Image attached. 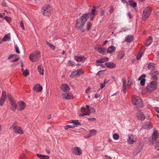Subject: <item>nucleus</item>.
<instances>
[{"instance_id":"nucleus-34","label":"nucleus","mask_w":159,"mask_h":159,"mask_svg":"<svg viewBox=\"0 0 159 159\" xmlns=\"http://www.w3.org/2000/svg\"><path fill=\"white\" fill-rule=\"evenodd\" d=\"M130 6H132L133 7H136L137 6L136 3L133 0H130L129 1Z\"/></svg>"},{"instance_id":"nucleus-47","label":"nucleus","mask_w":159,"mask_h":159,"mask_svg":"<svg viewBox=\"0 0 159 159\" xmlns=\"http://www.w3.org/2000/svg\"><path fill=\"white\" fill-rule=\"evenodd\" d=\"M20 26L22 28L23 30H25V27H24V23H23L22 20H21L20 21Z\"/></svg>"},{"instance_id":"nucleus-31","label":"nucleus","mask_w":159,"mask_h":159,"mask_svg":"<svg viewBox=\"0 0 159 159\" xmlns=\"http://www.w3.org/2000/svg\"><path fill=\"white\" fill-rule=\"evenodd\" d=\"M10 33L6 34L4 36L2 39V40L3 41H6L7 40V39L10 40Z\"/></svg>"},{"instance_id":"nucleus-14","label":"nucleus","mask_w":159,"mask_h":159,"mask_svg":"<svg viewBox=\"0 0 159 159\" xmlns=\"http://www.w3.org/2000/svg\"><path fill=\"white\" fill-rule=\"evenodd\" d=\"M33 89L38 92H40L42 90V87L39 84H37L34 86Z\"/></svg>"},{"instance_id":"nucleus-33","label":"nucleus","mask_w":159,"mask_h":159,"mask_svg":"<svg viewBox=\"0 0 159 159\" xmlns=\"http://www.w3.org/2000/svg\"><path fill=\"white\" fill-rule=\"evenodd\" d=\"M97 133V131L96 130L94 129H92L90 130L89 134L91 136H95L96 135Z\"/></svg>"},{"instance_id":"nucleus-25","label":"nucleus","mask_w":159,"mask_h":159,"mask_svg":"<svg viewBox=\"0 0 159 159\" xmlns=\"http://www.w3.org/2000/svg\"><path fill=\"white\" fill-rule=\"evenodd\" d=\"M137 116L138 120L142 121H143L145 119V116L142 113L138 114Z\"/></svg>"},{"instance_id":"nucleus-48","label":"nucleus","mask_w":159,"mask_h":159,"mask_svg":"<svg viewBox=\"0 0 159 159\" xmlns=\"http://www.w3.org/2000/svg\"><path fill=\"white\" fill-rule=\"evenodd\" d=\"M89 111L91 113H94L96 111L95 109L93 107L90 108Z\"/></svg>"},{"instance_id":"nucleus-46","label":"nucleus","mask_w":159,"mask_h":159,"mask_svg":"<svg viewBox=\"0 0 159 159\" xmlns=\"http://www.w3.org/2000/svg\"><path fill=\"white\" fill-rule=\"evenodd\" d=\"M4 18L8 22H9L11 20V18L7 16H5Z\"/></svg>"},{"instance_id":"nucleus-49","label":"nucleus","mask_w":159,"mask_h":159,"mask_svg":"<svg viewBox=\"0 0 159 159\" xmlns=\"http://www.w3.org/2000/svg\"><path fill=\"white\" fill-rule=\"evenodd\" d=\"M143 52H141V53H139L138 56L136 57V59L137 60H139L140 59V58H141L142 55L143 54Z\"/></svg>"},{"instance_id":"nucleus-40","label":"nucleus","mask_w":159,"mask_h":159,"mask_svg":"<svg viewBox=\"0 0 159 159\" xmlns=\"http://www.w3.org/2000/svg\"><path fill=\"white\" fill-rule=\"evenodd\" d=\"M113 138L115 140H117L119 139V135L117 133H115L113 135Z\"/></svg>"},{"instance_id":"nucleus-58","label":"nucleus","mask_w":159,"mask_h":159,"mask_svg":"<svg viewBox=\"0 0 159 159\" xmlns=\"http://www.w3.org/2000/svg\"><path fill=\"white\" fill-rule=\"evenodd\" d=\"M154 109L157 113H159V108L158 107H154Z\"/></svg>"},{"instance_id":"nucleus-32","label":"nucleus","mask_w":159,"mask_h":159,"mask_svg":"<svg viewBox=\"0 0 159 159\" xmlns=\"http://www.w3.org/2000/svg\"><path fill=\"white\" fill-rule=\"evenodd\" d=\"M127 141L128 143L130 144H133L134 142V141L133 140V138L131 135L129 136Z\"/></svg>"},{"instance_id":"nucleus-11","label":"nucleus","mask_w":159,"mask_h":159,"mask_svg":"<svg viewBox=\"0 0 159 159\" xmlns=\"http://www.w3.org/2000/svg\"><path fill=\"white\" fill-rule=\"evenodd\" d=\"M6 98V93L5 91H3L2 96L0 99V106H2L3 105Z\"/></svg>"},{"instance_id":"nucleus-59","label":"nucleus","mask_w":159,"mask_h":159,"mask_svg":"<svg viewBox=\"0 0 159 159\" xmlns=\"http://www.w3.org/2000/svg\"><path fill=\"white\" fill-rule=\"evenodd\" d=\"M100 94H99L98 93H97L95 95L94 97L95 98H99L100 97Z\"/></svg>"},{"instance_id":"nucleus-44","label":"nucleus","mask_w":159,"mask_h":159,"mask_svg":"<svg viewBox=\"0 0 159 159\" xmlns=\"http://www.w3.org/2000/svg\"><path fill=\"white\" fill-rule=\"evenodd\" d=\"M146 75L145 74H143L141 75L138 79V80H140L142 79H144Z\"/></svg>"},{"instance_id":"nucleus-12","label":"nucleus","mask_w":159,"mask_h":159,"mask_svg":"<svg viewBox=\"0 0 159 159\" xmlns=\"http://www.w3.org/2000/svg\"><path fill=\"white\" fill-rule=\"evenodd\" d=\"M60 89L63 92H66L69 91L70 88L66 84H62L60 86Z\"/></svg>"},{"instance_id":"nucleus-4","label":"nucleus","mask_w":159,"mask_h":159,"mask_svg":"<svg viewBox=\"0 0 159 159\" xmlns=\"http://www.w3.org/2000/svg\"><path fill=\"white\" fill-rule=\"evenodd\" d=\"M41 52L40 51H36L32 53L29 56V59L32 62H35L38 61L40 57Z\"/></svg>"},{"instance_id":"nucleus-38","label":"nucleus","mask_w":159,"mask_h":159,"mask_svg":"<svg viewBox=\"0 0 159 159\" xmlns=\"http://www.w3.org/2000/svg\"><path fill=\"white\" fill-rule=\"evenodd\" d=\"M48 46L51 49L54 50L55 48V47L52 44L49 43L48 41L46 42Z\"/></svg>"},{"instance_id":"nucleus-62","label":"nucleus","mask_w":159,"mask_h":159,"mask_svg":"<svg viewBox=\"0 0 159 159\" xmlns=\"http://www.w3.org/2000/svg\"><path fill=\"white\" fill-rule=\"evenodd\" d=\"M123 91L124 93H125L126 92V87H123Z\"/></svg>"},{"instance_id":"nucleus-16","label":"nucleus","mask_w":159,"mask_h":159,"mask_svg":"<svg viewBox=\"0 0 159 159\" xmlns=\"http://www.w3.org/2000/svg\"><path fill=\"white\" fill-rule=\"evenodd\" d=\"M62 96L63 98L66 99H70L72 98V95L70 94L69 93H63L62 94Z\"/></svg>"},{"instance_id":"nucleus-13","label":"nucleus","mask_w":159,"mask_h":159,"mask_svg":"<svg viewBox=\"0 0 159 159\" xmlns=\"http://www.w3.org/2000/svg\"><path fill=\"white\" fill-rule=\"evenodd\" d=\"M18 104L19 105V108L18 109V110L21 111L24 110L25 108L26 104L23 101H20L19 102Z\"/></svg>"},{"instance_id":"nucleus-54","label":"nucleus","mask_w":159,"mask_h":159,"mask_svg":"<svg viewBox=\"0 0 159 159\" xmlns=\"http://www.w3.org/2000/svg\"><path fill=\"white\" fill-rule=\"evenodd\" d=\"M90 121H94L96 120V119L95 118H89L88 119Z\"/></svg>"},{"instance_id":"nucleus-51","label":"nucleus","mask_w":159,"mask_h":159,"mask_svg":"<svg viewBox=\"0 0 159 159\" xmlns=\"http://www.w3.org/2000/svg\"><path fill=\"white\" fill-rule=\"evenodd\" d=\"M100 86H101L100 88L98 90V91H99L100 89H103L105 87V84H104L101 83L100 84Z\"/></svg>"},{"instance_id":"nucleus-35","label":"nucleus","mask_w":159,"mask_h":159,"mask_svg":"<svg viewBox=\"0 0 159 159\" xmlns=\"http://www.w3.org/2000/svg\"><path fill=\"white\" fill-rule=\"evenodd\" d=\"M155 148L157 151L159 150V139L157 140L155 144Z\"/></svg>"},{"instance_id":"nucleus-17","label":"nucleus","mask_w":159,"mask_h":159,"mask_svg":"<svg viewBox=\"0 0 159 159\" xmlns=\"http://www.w3.org/2000/svg\"><path fill=\"white\" fill-rule=\"evenodd\" d=\"M109 59L108 57H106L101 58L96 61V62L97 63H102L105 62L106 61H108Z\"/></svg>"},{"instance_id":"nucleus-36","label":"nucleus","mask_w":159,"mask_h":159,"mask_svg":"<svg viewBox=\"0 0 159 159\" xmlns=\"http://www.w3.org/2000/svg\"><path fill=\"white\" fill-rule=\"evenodd\" d=\"M75 63L72 61H68V62L67 63V66H75Z\"/></svg>"},{"instance_id":"nucleus-39","label":"nucleus","mask_w":159,"mask_h":159,"mask_svg":"<svg viewBox=\"0 0 159 159\" xmlns=\"http://www.w3.org/2000/svg\"><path fill=\"white\" fill-rule=\"evenodd\" d=\"M125 55V53L124 52L121 51L120 52L119 55V57L120 58V59H122L124 57Z\"/></svg>"},{"instance_id":"nucleus-64","label":"nucleus","mask_w":159,"mask_h":159,"mask_svg":"<svg viewBox=\"0 0 159 159\" xmlns=\"http://www.w3.org/2000/svg\"><path fill=\"white\" fill-rule=\"evenodd\" d=\"M105 157L107 158L106 159H111V158L110 157L108 156L107 155H105Z\"/></svg>"},{"instance_id":"nucleus-9","label":"nucleus","mask_w":159,"mask_h":159,"mask_svg":"<svg viewBox=\"0 0 159 159\" xmlns=\"http://www.w3.org/2000/svg\"><path fill=\"white\" fill-rule=\"evenodd\" d=\"M72 152L74 155L79 156L82 154V151L80 148L75 147L72 148Z\"/></svg>"},{"instance_id":"nucleus-22","label":"nucleus","mask_w":159,"mask_h":159,"mask_svg":"<svg viewBox=\"0 0 159 159\" xmlns=\"http://www.w3.org/2000/svg\"><path fill=\"white\" fill-rule=\"evenodd\" d=\"M17 55L16 54V55L10 54L9 55V56L8 57V60L10 59V61L11 62H13L17 61L19 60V57H18V58H16V59H13L12 60L10 59L11 58H13V56H17Z\"/></svg>"},{"instance_id":"nucleus-8","label":"nucleus","mask_w":159,"mask_h":159,"mask_svg":"<svg viewBox=\"0 0 159 159\" xmlns=\"http://www.w3.org/2000/svg\"><path fill=\"white\" fill-rule=\"evenodd\" d=\"M10 128H13L14 132L16 133L21 134L24 133L22 129L19 126H14L13 125Z\"/></svg>"},{"instance_id":"nucleus-56","label":"nucleus","mask_w":159,"mask_h":159,"mask_svg":"<svg viewBox=\"0 0 159 159\" xmlns=\"http://www.w3.org/2000/svg\"><path fill=\"white\" fill-rule=\"evenodd\" d=\"M114 11V8L113 7H111L110 9L109 10V11L110 14H111Z\"/></svg>"},{"instance_id":"nucleus-43","label":"nucleus","mask_w":159,"mask_h":159,"mask_svg":"<svg viewBox=\"0 0 159 159\" xmlns=\"http://www.w3.org/2000/svg\"><path fill=\"white\" fill-rule=\"evenodd\" d=\"M96 11H97L95 9H93L91 11V15L93 16L95 15H96V14L95 13Z\"/></svg>"},{"instance_id":"nucleus-23","label":"nucleus","mask_w":159,"mask_h":159,"mask_svg":"<svg viewBox=\"0 0 159 159\" xmlns=\"http://www.w3.org/2000/svg\"><path fill=\"white\" fill-rule=\"evenodd\" d=\"M133 39L134 36L133 35H128L125 39V41L128 43H130L133 40Z\"/></svg>"},{"instance_id":"nucleus-37","label":"nucleus","mask_w":159,"mask_h":159,"mask_svg":"<svg viewBox=\"0 0 159 159\" xmlns=\"http://www.w3.org/2000/svg\"><path fill=\"white\" fill-rule=\"evenodd\" d=\"M29 71L27 69H26L25 70H23V74L25 77H27L28 75L29 74Z\"/></svg>"},{"instance_id":"nucleus-42","label":"nucleus","mask_w":159,"mask_h":159,"mask_svg":"<svg viewBox=\"0 0 159 159\" xmlns=\"http://www.w3.org/2000/svg\"><path fill=\"white\" fill-rule=\"evenodd\" d=\"M140 80V84L141 86H143L144 85L145 82V80L144 79H142Z\"/></svg>"},{"instance_id":"nucleus-21","label":"nucleus","mask_w":159,"mask_h":159,"mask_svg":"<svg viewBox=\"0 0 159 159\" xmlns=\"http://www.w3.org/2000/svg\"><path fill=\"white\" fill-rule=\"evenodd\" d=\"M36 155L40 159H49L50 158V157L47 155L39 154H37Z\"/></svg>"},{"instance_id":"nucleus-30","label":"nucleus","mask_w":159,"mask_h":159,"mask_svg":"<svg viewBox=\"0 0 159 159\" xmlns=\"http://www.w3.org/2000/svg\"><path fill=\"white\" fill-rule=\"evenodd\" d=\"M148 67L150 70H153L155 67L154 63L152 62H149L148 64Z\"/></svg>"},{"instance_id":"nucleus-57","label":"nucleus","mask_w":159,"mask_h":159,"mask_svg":"<svg viewBox=\"0 0 159 159\" xmlns=\"http://www.w3.org/2000/svg\"><path fill=\"white\" fill-rule=\"evenodd\" d=\"M123 87H126V84L125 79H123Z\"/></svg>"},{"instance_id":"nucleus-61","label":"nucleus","mask_w":159,"mask_h":159,"mask_svg":"<svg viewBox=\"0 0 159 159\" xmlns=\"http://www.w3.org/2000/svg\"><path fill=\"white\" fill-rule=\"evenodd\" d=\"M46 152H47V153L48 154H50V152L49 150L48 149V148H46Z\"/></svg>"},{"instance_id":"nucleus-18","label":"nucleus","mask_w":159,"mask_h":159,"mask_svg":"<svg viewBox=\"0 0 159 159\" xmlns=\"http://www.w3.org/2000/svg\"><path fill=\"white\" fill-rule=\"evenodd\" d=\"M105 66L108 68H112L116 67V64L112 62H107L105 63Z\"/></svg>"},{"instance_id":"nucleus-60","label":"nucleus","mask_w":159,"mask_h":159,"mask_svg":"<svg viewBox=\"0 0 159 159\" xmlns=\"http://www.w3.org/2000/svg\"><path fill=\"white\" fill-rule=\"evenodd\" d=\"M128 16L130 18H131L132 17V16L131 15L130 12H129L128 13Z\"/></svg>"},{"instance_id":"nucleus-1","label":"nucleus","mask_w":159,"mask_h":159,"mask_svg":"<svg viewBox=\"0 0 159 159\" xmlns=\"http://www.w3.org/2000/svg\"><path fill=\"white\" fill-rule=\"evenodd\" d=\"M89 14H84L76 20L75 26L78 30H81L83 28L86 22L89 18Z\"/></svg>"},{"instance_id":"nucleus-28","label":"nucleus","mask_w":159,"mask_h":159,"mask_svg":"<svg viewBox=\"0 0 159 159\" xmlns=\"http://www.w3.org/2000/svg\"><path fill=\"white\" fill-rule=\"evenodd\" d=\"M38 69L40 75H44V69L42 65H39L38 66Z\"/></svg>"},{"instance_id":"nucleus-2","label":"nucleus","mask_w":159,"mask_h":159,"mask_svg":"<svg viewBox=\"0 0 159 159\" xmlns=\"http://www.w3.org/2000/svg\"><path fill=\"white\" fill-rule=\"evenodd\" d=\"M131 98L132 102L134 106L139 107H143L142 100L139 96L134 95L132 96Z\"/></svg>"},{"instance_id":"nucleus-3","label":"nucleus","mask_w":159,"mask_h":159,"mask_svg":"<svg viewBox=\"0 0 159 159\" xmlns=\"http://www.w3.org/2000/svg\"><path fill=\"white\" fill-rule=\"evenodd\" d=\"M41 11L43 15L49 16L52 13V9L49 4H46L42 7Z\"/></svg>"},{"instance_id":"nucleus-10","label":"nucleus","mask_w":159,"mask_h":159,"mask_svg":"<svg viewBox=\"0 0 159 159\" xmlns=\"http://www.w3.org/2000/svg\"><path fill=\"white\" fill-rule=\"evenodd\" d=\"M83 73V71L82 69H79L73 72L70 75V76L72 78H74L75 77L80 75Z\"/></svg>"},{"instance_id":"nucleus-6","label":"nucleus","mask_w":159,"mask_h":159,"mask_svg":"<svg viewBox=\"0 0 159 159\" xmlns=\"http://www.w3.org/2000/svg\"><path fill=\"white\" fill-rule=\"evenodd\" d=\"M157 85V84L156 81H152L146 87V89L148 92L151 93L156 89Z\"/></svg>"},{"instance_id":"nucleus-53","label":"nucleus","mask_w":159,"mask_h":159,"mask_svg":"<svg viewBox=\"0 0 159 159\" xmlns=\"http://www.w3.org/2000/svg\"><path fill=\"white\" fill-rule=\"evenodd\" d=\"M25 157L24 154H21L19 157V159H25Z\"/></svg>"},{"instance_id":"nucleus-52","label":"nucleus","mask_w":159,"mask_h":159,"mask_svg":"<svg viewBox=\"0 0 159 159\" xmlns=\"http://www.w3.org/2000/svg\"><path fill=\"white\" fill-rule=\"evenodd\" d=\"M15 51L17 53H20V51L19 49V48L17 47V45L15 46Z\"/></svg>"},{"instance_id":"nucleus-15","label":"nucleus","mask_w":159,"mask_h":159,"mask_svg":"<svg viewBox=\"0 0 159 159\" xmlns=\"http://www.w3.org/2000/svg\"><path fill=\"white\" fill-rule=\"evenodd\" d=\"M74 59L77 62H80L84 61L86 59L83 56L80 57L76 56L74 57Z\"/></svg>"},{"instance_id":"nucleus-29","label":"nucleus","mask_w":159,"mask_h":159,"mask_svg":"<svg viewBox=\"0 0 159 159\" xmlns=\"http://www.w3.org/2000/svg\"><path fill=\"white\" fill-rule=\"evenodd\" d=\"M152 127V125L150 123L146 124L143 126V128L145 129H150Z\"/></svg>"},{"instance_id":"nucleus-45","label":"nucleus","mask_w":159,"mask_h":159,"mask_svg":"<svg viewBox=\"0 0 159 159\" xmlns=\"http://www.w3.org/2000/svg\"><path fill=\"white\" fill-rule=\"evenodd\" d=\"M7 97L9 99V101L10 102L11 101H13V99L12 98V96L10 94H9L7 95Z\"/></svg>"},{"instance_id":"nucleus-63","label":"nucleus","mask_w":159,"mask_h":159,"mask_svg":"<svg viewBox=\"0 0 159 159\" xmlns=\"http://www.w3.org/2000/svg\"><path fill=\"white\" fill-rule=\"evenodd\" d=\"M90 90V88L89 87H88L85 90V93H88Z\"/></svg>"},{"instance_id":"nucleus-20","label":"nucleus","mask_w":159,"mask_h":159,"mask_svg":"<svg viewBox=\"0 0 159 159\" xmlns=\"http://www.w3.org/2000/svg\"><path fill=\"white\" fill-rule=\"evenodd\" d=\"M116 48L114 46H111L109 47L107 50L108 53H111L115 51Z\"/></svg>"},{"instance_id":"nucleus-41","label":"nucleus","mask_w":159,"mask_h":159,"mask_svg":"<svg viewBox=\"0 0 159 159\" xmlns=\"http://www.w3.org/2000/svg\"><path fill=\"white\" fill-rule=\"evenodd\" d=\"M91 26H92V24L90 22H87V29L88 30H89Z\"/></svg>"},{"instance_id":"nucleus-7","label":"nucleus","mask_w":159,"mask_h":159,"mask_svg":"<svg viewBox=\"0 0 159 159\" xmlns=\"http://www.w3.org/2000/svg\"><path fill=\"white\" fill-rule=\"evenodd\" d=\"M71 123L73 124L71 125H67L64 126L65 129H67L69 128H73L77 126L78 125H81V123L79 122L78 120H71Z\"/></svg>"},{"instance_id":"nucleus-5","label":"nucleus","mask_w":159,"mask_h":159,"mask_svg":"<svg viewBox=\"0 0 159 159\" xmlns=\"http://www.w3.org/2000/svg\"><path fill=\"white\" fill-rule=\"evenodd\" d=\"M152 11L151 7H148L145 8L143 11L142 16V19L143 20L145 21L149 16Z\"/></svg>"},{"instance_id":"nucleus-19","label":"nucleus","mask_w":159,"mask_h":159,"mask_svg":"<svg viewBox=\"0 0 159 159\" xmlns=\"http://www.w3.org/2000/svg\"><path fill=\"white\" fill-rule=\"evenodd\" d=\"M10 102L11 105V110L13 111H15L17 108V105L15 103L14 101H11Z\"/></svg>"},{"instance_id":"nucleus-26","label":"nucleus","mask_w":159,"mask_h":159,"mask_svg":"<svg viewBox=\"0 0 159 159\" xmlns=\"http://www.w3.org/2000/svg\"><path fill=\"white\" fill-rule=\"evenodd\" d=\"M95 49L97 50L98 52L100 54L102 55L105 54L104 50H106V48H95Z\"/></svg>"},{"instance_id":"nucleus-50","label":"nucleus","mask_w":159,"mask_h":159,"mask_svg":"<svg viewBox=\"0 0 159 159\" xmlns=\"http://www.w3.org/2000/svg\"><path fill=\"white\" fill-rule=\"evenodd\" d=\"M152 77L153 80L157 81L158 79L155 75H153L152 76Z\"/></svg>"},{"instance_id":"nucleus-55","label":"nucleus","mask_w":159,"mask_h":159,"mask_svg":"<svg viewBox=\"0 0 159 159\" xmlns=\"http://www.w3.org/2000/svg\"><path fill=\"white\" fill-rule=\"evenodd\" d=\"M2 4L3 7H7V4L5 1H2Z\"/></svg>"},{"instance_id":"nucleus-27","label":"nucleus","mask_w":159,"mask_h":159,"mask_svg":"<svg viewBox=\"0 0 159 159\" xmlns=\"http://www.w3.org/2000/svg\"><path fill=\"white\" fill-rule=\"evenodd\" d=\"M158 137V133L157 131L154 132L152 135V139L153 140H156Z\"/></svg>"},{"instance_id":"nucleus-24","label":"nucleus","mask_w":159,"mask_h":159,"mask_svg":"<svg viewBox=\"0 0 159 159\" xmlns=\"http://www.w3.org/2000/svg\"><path fill=\"white\" fill-rule=\"evenodd\" d=\"M152 37L151 36H149L148 39L146 40L145 44L146 46H148L152 43Z\"/></svg>"}]
</instances>
